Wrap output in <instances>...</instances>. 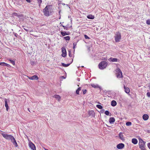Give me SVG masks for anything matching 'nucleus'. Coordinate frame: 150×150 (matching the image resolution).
<instances>
[{
	"instance_id": "42",
	"label": "nucleus",
	"mask_w": 150,
	"mask_h": 150,
	"mask_svg": "<svg viewBox=\"0 0 150 150\" xmlns=\"http://www.w3.org/2000/svg\"><path fill=\"white\" fill-rule=\"evenodd\" d=\"M146 95L148 97H150V92H148L146 93Z\"/></svg>"
},
{
	"instance_id": "53",
	"label": "nucleus",
	"mask_w": 150,
	"mask_h": 150,
	"mask_svg": "<svg viewBox=\"0 0 150 150\" xmlns=\"http://www.w3.org/2000/svg\"><path fill=\"white\" fill-rule=\"evenodd\" d=\"M62 5H65V4L64 3H62Z\"/></svg>"
},
{
	"instance_id": "43",
	"label": "nucleus",
	"mask_w": 150,
	"mask_h": 150,
	"mask_svg": "<svg viewBox=\"0 0 150 150\" xmlns=\"http://www.w3.org/2000/svg\"><path fill=\"white\" fill-rule=\"evenodd\" d=\"M13 33L14 34V36L16 37L17 38L18 37V35L16 33H15L14 32H13Z\"/></svg>"
},
{
	"instance_id": "13",
	"label": "nucleus",
	"mask_w": 150,
	"mask_h": 150,
	"mask_svg": "<svg viewBox=\"0 0 150 150\" xmlns=\"http://www.w3.org/2000/svg\"><path fill=\"white\" fill-rule=\"evenodd\" d=\"M88 114L90 116H91L93 117H94L95 115V113L94 111L89 110L88 111Z\"/></svg>"
},
{
	"instance_id": "6",
	"label": "nucleus",
	"mask_w": 150,
	"mask_h": 150,
	"mask_svg": "<svg viewBox=\"0 0 150 150\" xmlns=\"http://www.w3.org/2000/svg\"><path fill=\"white\" fill-rule=\"evenodd\" d=\"M12 15L16 16L19 18L21 20H22V21H23V15L22 14H19L16 13L14 12L12 13Z\"/></svg>"
},
{
	"instance_id": "45",
	"label": "nucleus",
	"mask_w": 150,
	"mask_h": 150,
	"mask_svg": "<svg viewBox=\"0 0 150 150\" xmlns=\"http://www.w3.org/2000/svg\"><path fill=\"white\" fill-rule=\"evenodd\" d=\"M5 66H7L8 67H11V66L9 64H7V63H6V64H5Z\"/></svg>"
},
{
	"instance_id": "22",
	"label": "nucleus",
	"mask_w": 150,
	"mask_h": 150,
	"mask_svg": "<svg viewBox=\"0 0 150 150\" xmlns=\"http://www.w3.org/2000/svg\"><path fill=\"white\" fill-rule=\"evenodd\" d=\"M132 142L134 144H137V143L138 141L137 139L135 138H133L132 140Z\"/></svg>"
},
{
	"instance_id": "11",
	"label": "nucleus",
	"mask_w": 150,
	"mask_h": 150,
	"mask_svg": "<svg viewBox=\"0 0 150 150\" xmlns=\"http://www.w3.org/2000/svg\"><path fill=\"white\" fill-rule=\"evenodd\" d=\"M11 142H12L13 144L15 146V147H17L18 146V144L16 142V141L14 138L13 137V139H12V140H11Z\"/></svg>"
},
{
	"instance_id": "59",
	"label": "nucleus",
	"mask_w": 150,
	"mask_h": 150,
	"mask_svg": "<svg viewBox=\"0 0 150 150\" xmlns=\"http://www.w3.org/2000/svg\"><path fill=\"white\" fill-rule=\"evenodd\" d=\"M81 67H83V66H82Z\"/></svg>"
},
{
	"instance_id": "58",
	"label": "nucleus",
	"mask_w": 150,
	"mask_h": 150,
	"mask_svg": "<svg viewBox=\"0 0 150 150\" xmlns=\"http://www.w3.org/2000/svg\"><path fill=\"white\" fill-rule=\"evenodd\" d=\"M60 18H61V16H60V17H59V19H60Z\"/></svg>"
},
{
	"instance_id": "38",
	"label": "nucleus",
	"mask_w": 150,
	"mask_h": 150,
	"mask_svg": "<svg viewBox=\"0 0 150 150\" xmlns=\"http://www.w3.org/2000/svg\"><path fill=\"white\" fill-rule=\"evenodd\" d=\"M77 45V43L76 42H74L73 43V48L74 49L76 47V45Z\"/></svg>"
},
{
	"instance_id": "49",
	"label": "nucleus",
	"mask_w": 150,
	"mask_h": 150,
	"mask_svg": "<svg viewBox=\"0 0 150 150\" xmlns=\"http://www.w3.org/2000/svg\"><path fill=\"white\" fill-rule=\"evenodd\" d=\"M62 0H59V1L60 3H59V4H60V3L61 4V2H62Z\"/></svg>"
},
{
	"instance_id": "10",
	"label": "nucleus",
	"mask_w": 150,
	"mask_h": 150,
	"mask_svg": "<svg viewBox=\"0 0 150 150\" xmlns=\"http://www.w3.org/2000/svg\"><path fill=\"white\" fill-rule=\"evenodd\" d=\"M125 145L123 143H120L117 144V147L118 149H122L124 148Z\"/></svg>"
},
{
	"instance_id": "16",
	"label": "nucleus",
	"mask_w": 150,
	"mask_h": 150,
	"mask_svg": "<svg viewBox=\"0 0 150 150\" xmlns=\"http://www.w3.org/2000/svg\"><path fill=\"white\" fill-rule=\"evenodd\" d=\"M124 88L125 89V92L127 93H128L130 92L129 88L125 86V85L124 86Z\"/></svg>"
},
{
	"instance_id": "33",
	"label": "nucleus",
	"mask_w": 150,
	"mask_h": 150,
	"mask_svg": "<svg viewBox=\"0 0 150 150\" xmlns=\"http://www.w3.org/2000/svg\"><path fill=\"white\" fill-rule=\"evenodd\" d=\"M96 107L99 109H102L103 108L102 106L100 105H96Z\"/></svg>"
},
{
	"instance_id": "35",
	"label": "nucleus",
	"mask_w": 150,
	"mask_h": 150,
	"mask_svg": "<svg viewBox=\"0 0 150 150\" xmlns=\"http://www.w3.org/2000/svg\"><path fill=\"white\" fill-rule=\"evenodd\" d=\"M61 25L64 28V30H67L68 26L66 25V26H64L62 25Z\"/></svg>"
},
{
	"instance_id": "60",
	"label": "nucleus",
	"mask_w": 150,
	"mask_h": 150,
	"mask_svg": "<svg viewBox=\"0 0 150 150\" xmlns=\"http://www.w3.org/2000/svg\"><path fill=\"white\" fill-rule=\"evenodd\" d=\"M21 0V1H22V0Z\"/></svg>"
},
{
	"instance_id": "19",
	"label": "nucleus",
	"mask_w": 150,
	"mask_h": 150,
	"mask_svg": "<svg viewBox=\"0 0 150 150\" xmlns=\"http://www.w3.org/2000/svg\"><path fill=\"white\" fill-rule=\"evenodd\" d=\"M73 61V59H72L71 62L70 63H68V64H65L64 63H61L62 65V66L64 67H67L69 66L72 63Z\"/></svg>"
},
{
	"instance_id": "4",
	"label": "nucleus",
	"mask_w": 150,
	"mask_h": 150,
	"mask_svg": "<svg viewBox=\"0 0 150 150\" xmlns=\"http://www.w3.org/2000/svg\"><path fill=\"white\" fill-rule=\"evenodd\" d=\"M49 6H50L49 5L46 6L43 9L44 14L45 16H50L48 9V7Z\"/></svg>"
},
{
	"instance_id": "34",
	"label": "nucleus",
	"mask_w": 150,
	"mask_h": 150,
	"mask_svg": "<svg viewBox=\"0 0 150 150\" xmlns=\"http://www.w3.org/2000/svg\"><path fill=\"white\" fill-rule=\"evenodd\" d=\"M69 52V55L70 57H72V54H71V50H69L68 51Z\"/></svg>"
},
{
	"instance_id": "46",
	"label": "nucleus",
	"mask_w": 150,
	"mask_h": 150,
	"mask_svg": "<svg viewBox=\"0 0 150 150\" xmlns=\"http://www.w3.org/2000/svg\"><path fill=\"white\" fill-rule=\"evenodd\" d=\"M147 146L148 148L150 149V143H148Z\"/></svg>"
},
{
	"instance_id": "31",
	"label": "nucleus",
	"mask_w": 150,
	"mask_h": 150,
	"mask_svg": "<svg viewBox=\"0 0 150 150\" xmlns=\"http://www.w3.org/2000/svg\"><path fill=\"white\" fill-rule=\"evenodd\" d=\"M126 125L127 126H129L132 125V123L130 122H126Z\"/></svg>"
},
{
	"instance_id": "7",
	"label": "nucleus",
	"mask_w": 150,
	"mask_h": 150,
	"mask_svg": "<svg viewBox=\"0 0 150 150\" xmlns=\"http://www.w3.org/2000/svg\"><path fill=\"white\" fill-rule=\"evenodd\" d=\"M117 76V78H121L122 77V72L119 68H117L116 70Z\"/></svg>"
},
{
	"instance_id": "57",
	"label": "nucleus",
	"mask_w": 150,
	"mask_h": 150,
	"mask_svg": "<svg viewBox=\"0 0 150 150\" xmlns=\"http://www.w3.org/2000/svg\"><path fill=\"white\" fill-rule=\"evenodd\" d=\"M59 14L60 15V12L59 11Z\"/></svg>"
},
{
	"instance_id": "27",
	"label": "nucleus",
	"mask_w": 150,
	"mask_h": 150,
	"mask_svg": "<svg viewBox=\"0 0 150 150\" xmlns=\"http://www.w3.org/2000/svg\"><path fill=\"white\" fill-rule=\"evenodd\" d=\"M61 35L63 36H64L66 35H68V34H67V33L65 31L63 32V31H62L61 32Z\"/></svg>"
},
{
	"instance_id": "40",
	"label": "nucleus",
	"mask_w": 150,
	"mask_h": 150,
	"mask_svg": "<svg viewBox=\"0 0 150 150\" xmlns=\"http://www.w3.org/2000/svg\"><path fill=\"white\" fill-rule=\"evenodd\" d=\"M84 37L86 39H90V38L87 35H84Z\"/></svg>"
},
{
	"instance_id": "48",
	"label": "nucleus",
	"mask_w": 150,
	"mask_h": 150,
	"mask_svg": "<svg viewBox=\"0 0 150 150\" xmlns=\"http://www.w3.org/2000/svg\"><path fill=\"white\" fill-rule=\"evenodd\" d=\"M104 109H102V110L101 111H100V112H102V113H103L104 112Z\"/></svg>"
},
{
	"instance_id": "55",
	"label": "nucleus",
	"mask_w": 150,
	"mask_h": 150,
	"mask_svg": "<svg viewBox=\"0 0 150 150\" xmlns=\"http://www.w3.org/2000/svg\"><path fill=\"white\" fill-rule=\"evenodd\" d=\"M66 5L67 6H69V5H68V4H66Z\"/></svg>"
},
{
	"instance_id": "3",
	"label": "nucleus",
	"mask_w": 150,
	"mask_h": 150,
	"mask_svg": "<svg viewBox=\"0 0 150 150\" xmlns=\"http://www.w3.org/2000/svg\"><path fill=\"white\" fill-rule=\"evenodd\" d=\"M114 37L115 41L117 42H119L121 39V33L119 32L116 33Z\"/></svg>"
},
{
	"instance_id": "25",
	"label": "nucleus",
	"mask_w": 150,
	"mask_h": 150,
	"mask_svg": "<svg viewBox=\"0 0 150 150\" xmlns=\"http://www.w3.org/2000/svg\"><path fill=\"white\" fill-rule=\"evenodd\" d=\"M91 85L94 88H99V86L97 85H95L94 84H91Z\"/></svg>"
},
{
	"instance_id": "36",
	"label": "nucleus",
	"mask_w": 150,
	"mask_h": 150,
	"mask_svg": "<svg viewBox=\"0 0 150 150\" xmlns=\"http://www.w3.org/2000/svg\"><path fill=\"white\" fill-rule=\"evenodd\" d=\"M6 63L4 62H0V65L2 66H5Z\"/></svg>"
},
{
	"instance_id": "1",
	"label": "nucleus",
	"mask_w": 150,
	"mask_h": 150,
	"mask_svg": "<svg viewBox=\"0 0 150 150\" xmlns=\"http://www.w3.org/2000/svg\"><path fill=\"white\" fill-rule=\"evenodd\" d=\"M146 142L142 139H139V146L142 150H146L145 148Z\"/></svg>"
},
{
	"instance_id": "21",
	"label": "nucleus",
	"mask_w": 150,
	"mask_h": 150,
	"mask_svg": "<svg viewBox=\"0 0 150 150\" xmlns=\"http://www.w3.org/2000/svg\"><path fill=\"white\" fill-rule=\"evenodd\" d=\"M87 17L89 19H93L95 17L94 16L91 14H89L87 16Z\"/></svg>"
},
{
	"instance_id": "15",
	"label": "nucleus",
	"mask_w": 150,
	"mask_h": 150,
	"mask_svg": "<svg viewBox=\"0 0 150 150\" xmlns=\"http://www.w3.org/2000/svg\"><path fill=\"white\" fill-rule=\"evenodd\" d=\"M29 79L32 80H38V77L37 76L34 75L32 77H29Z\"/></svg>"
},
{
	"instance_id": "9",
	"label": "nucleus",
	"mask_w": 150,
	"mask_h": 150,
	"mask_svg": "<svg viewBox=\"0 0 150 150\" xmlns=\"http://www.w3.org/2000/svg\"><path fill=\"white\" fill-rule=\"evenodd\" d=\"M29 146L33 150H36V148L35 145L31 142L29 143Z\"/></svg>"
},
{
	"instance_id": "30",
	"label": "nucleus",
	"mask_w": 150,
	"mask_h": 150,
	"mask_svg": "<svg viewBox=\"0 0 150 150\" xmlns=\"http://www.w3.org/2000/svg\"><path fill=\"white\" fill-rule=\"evenodd\" d=\"M64 39L66 40H69L70 38L69 36H67L64 38Z\"/></svg>"
},
{
	"instance_id": "37",
	"label": "nucleus",
	"mask_w": 150,
	"mask_h": 150,
	"mask_svg": "<svg viewBox=\"0 0 150 150\" xmlns=\"http://www.w3.org/2000/svg\"><path fill=\"white\" fill-rule=\"evenodd\" d=\"M38 3L39 4V6L41 5V4L42 3V0H37Z\"/></svg>"
},
{
	"instance_id": "5",
	"label": "nucleus",
	"mask_w": 150,
	"mask_h": 150,
	"mask_svg": "<svg viewBox=\"0 0 150 150\" xmlns=\"http://www.w3.org/2000/svg\"><path fill=\"white\" fill-rule=\"evenodd\" d=\"M1 134L3 136L7 139H10L11 140L14 137L13 136L11 135L3 133H2Z\"/></svg>"
},
{
	"instance_id": "18",
	"label": "nucleus",
	"mask_w": 150,
	"mask_h": 150,
	"mask_svg": "<svg viewBox=\"0 0 150 150\" xmlns=\"http://www.w3.org/2000/svg\"><path fill=\"white\" fill-rule=\"evenodd\" d=\"M52 97L55 98L56 99L58 100L59 101H60L61 97L59 95H54Z\"/></svg>"
},
{
	"instance_id": "41",
	"label": "nucleus",
	"mask_w": 150,
	"mask_h": 150,
	"mask_svg": "<svg viewBox=\"0 0 150 150\" xmlns=\"http://www.w3.org/2000/svg\"><path fill=\"white\" fill-rule=\"evenodd\" d=\"M83 94L84 95L87 92V90L86 89L84 90H83Z\"/></svg>"
},
{
	"instance_id": "51",
	"label": "nucleus",
	"mask_w": 150,
	"mask_h": 150,
	"mask_svg": "<svg viewBox=\"0 0 150 150\" xmlns=\"http://www.w3.org/2000/svg\"><path fill=\"white\" fill-rule=\"evenodd\" d=\"M67 34H68V35H69L70 34V33H69V32H67Z\"/></svg>"
},
{
	"instance_id": "17",
	"label": "nucleus",
	"mask_w": 150,
	"mask_h": 150,
	"mask_svg": "<svg viewBox=\"0 0 150 150\" xmlns=\"http://www.w3.org/2000/svg\"><path fill=\"white\" fill-rule=\"evenodd\" d=\"M115 121V119L113 117H111L109 119V122L111 124L113 123Z\"/></svg>"
},
{
	"instance_id": "26",
	"label": "nucleus",
	"mask_w": 150,
	"mask_h": 150,
	"mask_svg": "<svg viewBox=\"0 0 150 150\" xmlns=\"http://www.w3.org/2000/svg\"><path fill=\"white\" fill-rule=\"evenodd\" d=\"M81 87H79L77 90H76V92L77 94L79 95V91L81 90Z\"/></svg>"
},
{
	"instance_id": "29",
	"label": "nucleus",
	"mask_w": 150,
	"mask_h": 150,
	"mask_svg": "<svg viewBox=\"0 0 150 150\" xmlns=\"http://www.w3.org/2000/svg\"><path fill=\"white\" fill-rule=\"evenodd\" d=\"M8 60L13 65H15V62L13 60H12V59H8Z\"/></svg>"
},
{
	"instance_id": "23",
	"label": "nucleus",
	"mask_w": 150,
	"mask_h": 150,
	"mask_svg": "<svg viewBox=\"0 0 150 150\" xmlns=\"http://www.w3.org/2000/svg\"><path fill=\"white\" fill-rule=\"evenodd\" d=\"M117 104L116 101L114 100H113L111 101V105L112 106L114 107Z\"/></svg>"
},
{
	"instance_id": "54",
	"label": "nucleus",
	"mask_w": 150,
	"mask_h": 150,
	"mask_svg": "<svg viewBox=\"0 0 150 150\" xmlns=\"http://www.w3.org/2000/svg\"><path fill=\"white\" fill-rule=\"evenodd\" d=\"M62 78H64V79H65V78L64 77V76H62Z\"/></svg>"
},
{
	"instance_id": "52",
	"label": "nucleus",
	"mask_w": 150,
	"mask_h": 150,
	"mask_svg": "<svg viewBox=\"0 0 150 150\" xmlns=\"http://www.w3.org/2000/svg\"><path fill=\"white\" fill-rule=\"evenodd\" d=\"M28 111H29L30 112H30V110H29V108H28Z\"/></svg>"
},
{
	"instance_id": "50",
	"label": "nucleus",
	"mask_w": 150,
	"mask_h": 150,
	"mask_svg": "<svg viewBox=\"0 0 150 150\" xmlns=\"http://www.w3.org/2000/svg\"><path fill=\"white\" fill-rule=\"evenodd\" d=\"M77 81H79L80 80V78H78L77 79Z\"/></svg>"
},
{
	"instance_id": "39",
	"label": "nucleus",
	"mask_w": 150,
	"mask_h": 150,
	"mask_svg": "<svg viewBox=\"0 0 150 150\" xmlns=\"http://www.w3.org/2000/svg\"><path fill=\"white\" fill-rule=\"evenodd\" d=\"M146 23L148 25H150V19H148L146 21Z\"/></svg>"
},
{
	"instance_id": "2",
	"label": "nucleus",
	"mask_w": 150,
	"mask_h": 150,
	"mask_svg": "<svg viewBox=\"0 0 150 150\" xmlns=\"http://www.w3.org/2000/svg\"><path fill=\"white\" fill-rule=\"evenodd\" d=\"M107 63L105 61H102L98 64L99 68L100 69H105L107 66Z\"/></svg>"
},
{
	"instance_id": "44",
	"label": "nucleus",
	"mask_w": 150,
	"mask_h": 150,
	"mask_svg": "<svg viewBox=\"0 0 150 150\" xmlns=\"http://www.w3.org/2000/svg\"><path fill=\"white\" fill-rule=\"evenodd\" d=\"M30 64L32 65H33L35 64V62L34 61H31Z\"/></svg>"
},
{
	"instance_id": "20",
	"label": "nucleus",
	"mask_w": 150,
	"mask_h": 150,
	"mask_svg": "<svg viewBox=\"0 0 150 150\" xmlns=\"http://www.w3.org/2000/svg\"><path fill=\"white\" fill-rule=\"evenodd\" d=\"M109 60L112 62H117V59L116 58L110 57L109 58Z\"/></svg>"
},
{
	"instance_id": "14",
	"label": "nucleus",
	"mask_w": 150,
	"mask_h": 150,
	"mask_svg": "<svg viewBox=\"0 0 150 150\" xmlns=\"http://www.w3.org/2000/svg\"><path fill=\"white\" fill-rule=\"evenodd\" d=\"M149 115L146 114H145L144 115L142 116L143 119L144 120H145V121L149 119Z\"/></svg>"
},
{
	"instance_id": "24",
	"label": "nucleus",
	"mask_w": 150,
	"mask_h": 150,
	"mask_svg": "<svg viewBox=\"0 0 150 150\" xmlns=\"http://www.w3.org/2000/svg\"><path fill=\"white\" fill-rule=\"evenodd\" d=\"M119 138L122 140H125V139L123 137V135L122 134V133L121 132H120L119 134Z\"/></svg>"
},
{
	"instance_id": "28",
	"label": "nucleus",
	"mask_w": 150,
	"mask_h": 150,
	"mask_svg": "<svg viewBox=\"0 0 150 150\" xmlns=\"http://www.w3.org/2000/svg\"><path fill=\"white\" fill-rule=\"evenodd\" d=\"M105 114L107 115H110V116L111 115V113L108 110H106L105 112Z\"/></svg>"
},
{
	"instance_id": "47",
	"label": "nucleus",
	"mask_w": 150,
	"mask_h": 150,
	"mask_svg": "<svg viewBox=\"0 0 150 150\" xmlns=\"http://www.w3.org/2000/svg\"><path fill=\"white\" fill-rule=\"evenodd\" d=\"M27 2L28 3H30L31 2V0H26Z\"/></svg>"
},
{
	"instance_id": "12",
	"label": "nucleus",
	"mask_w": 150,
	"mask_h": 150,
	"mask_svg": "<svg viewBox=\"0 0 150 150\" xmlns=\"http://www.w3.org/2000/svg\"><path fill=\"white\" fill-rule=\"evenodd\" d=\"M8 100V101H9V99H5V106L6 107V110L7 111H8V109H9V107L8 104V102L7 100Z\"/></svg>"
},
{
	"instance_id": "56",
	"label": "nucleus",
	"mask_w": 150,
	"mask_h": 150,
	"mask_svg": "<svg viewBox=\"0 0 150 150\" xmlns=\"http://www.w3.org/2000/svg\"><path fill=\"white\" fill-rule=\"evenodd\" d=\"M106 125L108 127H110L109 126H108V125Z\"/></svg>"
},
{
	"instance_id": "32",
	"label": "nucleus",
	"mask_w": 150,
	"mask_h": 150,
	"mask_svg": "<svg viewBox=\"0 0 150 150\" xmlns=\"http://www.w3.org/2000/svg\"><path fill=\"white\" fill-rule=\"evenodd\" d=\"M22 27H23V28L26 31H27V32H28V31H29V29H26V28H24V27H25V28H28V27H25V26H24V25H23V26H22Z\"/></svg>"
},
{
	"instance_id": "8",
	"label": "nucleus",
	"mask_w": 150,
	"mask_h": 150,
	"mask_svg": "<svg viewBox=\"0 0 150 150\" xmlns=\"http://www.w3.org/2000/svg\"><path fill=\"white\" fill-rule=\"evenodd\" d=\"M61 50L62 52V57H65L67 56V52L66 48L63 47L61 48Z\"/></svg>"
}]
</instances>
